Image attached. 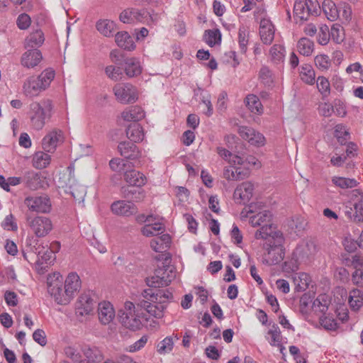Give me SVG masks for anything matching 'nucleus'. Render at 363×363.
Instances as JSON below:
<instances>
[{"instance_id": "1", "label": "nucleus", "mask_w": 363, "mask_h": 363, "mask_svg": "<svg viewBox=\"0 0 363 363\" xmlns=\"http://www.w3.org/2000/svg\"><path fill=\"white\" fill-rule=\"evenodd\" d=\"M26 213L27 222L38 238L48 235L53 228L52 221L45 216H35L36 213H48L51 211V206H28Z\"/></svg>"}, {"instance_id": "2", "label": "nucleus", "mask_w": 363, "mask_h": 363, "mask_svg": "<svg viewBox=\"0 0 363 363\" xmlns=\"http://www.w3.org/2000/svg\"><path fill=\"white\" fill-rule=\"evenodd\" d=\"M284 238L281 232L274 233L273 241L266 242L267 252L264 254L262 262L267 265H274L281 262L284 258Z\"/></svg>"}, {"instance_id": "3", "label": "nucleus", "mask_w": 363, "mask_h": 363, "mask_svg": "<svg viewBox=\"0 0 363 363\" xmlns=\"http://www.w3.org/2000/svg\"><path fill=\"white\" fill-rule=\"evenodd\" d=\"M53 106L51 101L46 102L43 107L38 102H33L30 105V126L35 130H41L45 125V120L50 118Z\"/></svg>"}, {"instance_id": "4", "label": "nucleus", "mask_w": 363, "mask_h": 363, "mask_svg": "<svg viewBox=\"0 0 363 363\" xmlns=\"http://www.w3.org/2000/svg\"><path fill=\"white\" fill-rule=\"evenodd\" d=\"M120 321L125 328L131 330H139L142 326L141 315L138 308L135 310V305L130 301H126L124 304V308L120 311Z\"/></svg>"}, {"instance_id": "5", "label": "nucleus", "mask_w": 363, "mask_h": 363, "mask_svg": "<svg viewBox=\"0 0 363 363\" xmlns=\"http://www.w3.org/2000/svg\"><path fill=\"white\" fill-rule=\"evenodd\" d=\"M48 292L54 298L55 301L60 305H67L71 300H65L62 302V299H65L66 290L63 287L62 277L60 273L55 272L49 274L47 278Z\"/></svg>"}, {"instance_id": "6", "label": "nucleus", "mask_w": 363, "mask_h": 363, "mask_svg": "<svg viewBox=\"0 0 363 363\" xmlns=\"http://www.w3.org/2000/svg\"><path fill=\"white\" fill-rule=\"evenodd\" d=\"M113 91L118 101L123 104L134 103L138 98L137 89L129 83H118Z\"/></svg>"}, {"instance_id": "7", "label": "nucleus", "mask_w": 363, "mask_h": 363, "mask_svg": "<svg viewBox=\"0 0 363 363\" xmlns=\"http://www.w3.org/2000/svg\"><path fill=\"white\" fill-rule=\"evenodd\" d=\"M319 4L317 0H296L294 6V13L300 20H307L311 15H316Z\"/></svg>"}, {"instance_id": "8", "label": "nucleus", "mask_w": 363, "mask_h": 363, "mask_svg": "<svg viewBox=\"0 0 363 363\" xmlns=\"http://www.w3.org/2000/svg\"><path fill=\"white\" fill-rule=\"evenodd\" d=\"M64 141V134L60 129L53 128L48 131L41 141L42 148L47 152H54Z\"/></svg>"}, {"instance_id": "9", "label": "nucleus", "mask_w": 363, "mask_h": 363, "mask_svg": "<svg viewBox=\"0 0 363 363\" xmlns=\"http://www.w3.org/2000/svg\"><path fill=\"white\" fill-rule=\"evenodd\" d=\"M175 277V273L167 267L165 269H158L155 272V275L147 279V284L150 287H160L167 286Z\"/></svg>"}, {"instance_id": "10", "label": "nucleus", "mask_w": 363, "mask_h": 363, "mask_svg": "<svg viewBox=\"0 0 363 363\" xmlns=\"http://www.w3.org/2000/svg\"><path fill=\"white\" fill-rule=\"evenodd\" d=\"M238 133L243 140L247 141L251 145L262 147L264 146L266 143L263 134L251 127L240 126L238 128Z\"/></svg>"}, {"instance_id": "11", "label": "nucleus", "mask_w": 363, "mask_h": 363, "mask_svg": "<svg viewBox=\"0 0 363 363\" xmlns=\"http://www.w3.org/2000/svg\"><path fill=\"white\" fill-rule=\"evenodd\" d=\"M253 206H246L241 211L240 216L242 218L250 217V223L252 226L263 225L271 222L272 213L268 211H260L256 215H252Z\"/></svg>"}, {"instance_id": "12", "label": "nucleus", "mask_w": 363, "mask_h": 363, "mask_svg": "<svg viewBox=\"0 0 363 363\" xmlns=\"http://www.w3.org/2000/svg\"><path fill=\"white\" fill-rule=\"evenodd\" d=\"M254 185L249 182H242L234 191L233 199L239 204H247L252 197Z\"/></svg>"}, {"instance_id": "13", "label": "nucleus", "mask_w": 363, "mask_h": 363, "mask_svg": "<svg viewBox=\"0 0 363 363\" xmlns=\"http://www.w3.org/2000/svg\"><path fill=\"white\" fill-rule=\"evenodd\" d=\"M42 60L43 54L40 50L28 48L21 57V65L27 69H32L38 66Z\"/></svg>"}, {"instance_id": "14", "label": "nucleus", "mask_w": 363, "mask_h": 363, "mask_svg": "<svg viewBox=\"0 0 363 363\" xmlns=\"http://www.w3.org/2000/svg\"><path fill=\"white\" fill-rule=\"evenodd\" d=\"M82 282L79 275L75 272L69 273L65 281V289L66 290V298L62 299V302L67 300H72L75 294L79 291Z\"/></svg>"}, {"instance_id": "15", "label": "nucleus", "mask_w": 363, "mask_h": 363, "mask_svg": "<svg viewBox=\"0 0 363 363\" xmlns=\"http://www.w3.org/2000/svg\"><path fill=\"white\" fill-rule=\"evenodd\" d=\"M143 296L152 302L159 301V303L165 304L166 306L173 298L172 292L168 289H159L156 293L152 289H145L143 293Z\"/></svg>"}, {"instance_id": "16", "label": "nucleus", "mask_w": 363, "mask_h": 363, "mask_svg": "<svg viewBox=\"0 0 363 363\" xmlns=\"http://www.w3.org/2000/svg\"><path fill=\"white\" fill-rule=\"evenodd\" d=\"M147 300H142L138 303V308H141L146 311L150 315L156 318H161L164 315V311L166 308V305L162 303H159L157 302H152L150 301L148 298Z\"/></svg>"}, {"instance_id": "17", "label": "nucleus", "mask_w": 363, "mask_h": 363, "mask_svg": "<svg viewBox=\"0 0 363 363\" xmlns=\"http://www.w3.org/2000/svg\"><path fill=\"white\" fill-rule=\"evenodd\" d=\"M259 36L262 42L265 45H270L274 38L275 29L272 21L263 18L259 23Z\"/></svg>"}, {"instance_id": "18", "label": "nucleus", "mask_w": 363, "mask_h": 363, "mask_svg": "<svg viewBox=\"0 0 363 363\" xmlns=\"http://www.w3.org/2000/svg\"><path fill=\"white\" fill-rule=\"evenodd\" d=\"M98 316L100 323L103 325L109 324L116 316L113 305L108 301H103L98 306Z\"/></svg>"}, {"instance_id": "19", "label": "nucleus", "mask_w": 363, "mask_h": 363, "mask_svg": "<svg viewBox=\"0 0 363 363\" xmlns=\"http://www.w3.org/2000/svg\"><path fill=\"white\" fill-rule=\"evenodd\" d=\"M23 182L30 189H38L43 186L44 178L41 173L33 170L26 172L22 177Z\"/></svg>"}, {"instance_id": "20", "label": "nucleus", "mask_w": 363, "mask_h": 363, "mask_svg": "<svg viewBox=\"0 0 363 363\" xmlns=\"http://www.w3.org/2000/svg\"><path fill=\"white\" fill-rule=\"evenodd\" d=\"M315 252V246L312 242L298 245L293 252V256L301 262H306Z\"/></svg>"}, {"instance_id": "21", "label": "nucleus", "mask_w": 363, "mask_h": 363, "mask_svg": "<svg viewBox=\"0 0 363 363\" xmlns=\"http://www.w3.org/2000/svg\"><path fill=\"white\" fill-rule=\"evenodd\" d=\"M42 91H43V89L34 76L27 78L23 84V92L27 97L37 96Z\"/></svg>"}, {"instance_id": "22", "label": "nucleus", "mask_w": 363, "mask_h": 363, "mask_svg": "<svg viewBox=\"0 0 363 363\" xmlns=\"http://www.w3.org/2000/svg\"><path fill=\"white\" fill-rule=\"evenodd\" d=\"M45 42V35L43 31L37 29L31 32L24 40V48L26 49H38Z\"/></svg>"}, {"instance_id": "23", "label": "nucleus", "mask_w": 363, "mask_h": 363, "mask_svg": "<svg viewBox=\"0 0 363 363\" xmlns=\"http://www.w3.org/2000/svg\"><path fill=\"white\" fill-rule=\"evenodd\" d=\"M238 165H230L225 167L223 170V177L229 181L242 180L250 175L247 169H242L241 167Z\"/></svg>"}, {"instance_id": "24", "label": "nucleus", "mask_w": 363, "mask_h": 363, "mask_svg": "<svg viewBox=\"0 0 363 363\" xmlns=\"http://www.w3.org/2000/svg\"><path fill=\"white\" fill-rule=\"evenodd\" d=\"M162 218L157 216L154 218V221L145 225L141 228V233L146 237L157 236V235L163 233L164 227L160 222Z\"/></svg>"}, {"instance_id": "25", "label": "nucleus", "mask_w": 363, "mask_h": 363, "mask_svg": "<svg viewBox=\"0 0 363 363\" xmlns=\"http://www.w3.org/2000/svg\"><path fill=\"white\" fill-rule=\"evenodd\" d=\"M124 179L130 186L138 187L144 186L147 182L144 174L135 169L126 171L124 174Z\"/></svg>"}, {"instance_id": "26", "label": "nucleus", "mask_w": 363, "mask_h": 363, "mask_svg": "<svg viewBox=\"0 0 363 363\" xmlns=\"http://www.w3.org/2000/svg\"><path fill=\"white\" fill-rule=\"evenodd\" d=\"M171 244V237L168 234H163L156 237L150 241L151 248L156 252L163 253L167 252Z\"/></svg>"}, {"instance_id": "27", "label": "nucleus", "mask_w": 363, "mask_h": 363, "mask_svg": "<svg viewBox=\"0 0 363 363\" xmlns=\"http://www.w3.org/2000/svg\"><path fill=\"white\" fill-rule=\"evenodd\" d=\"M96 28L98 32L105 37H112L117 28L114 21L109 19H99L96 23Z\"/></svg>"}, {"instance_id": "28", "label": "nucleus", "mask_w": 363, "mask_h": 363, "mask_svg": "<svg viewBox=\"0 0 363 363\" xmlns=\"http://www.w3.org/2000/svg\"><path fill=\"white\" fill-rule=\"evenodd\" d=\"M94 301L89 294H82L77 302V312L83 315L89 314L94 308Z\"/></svg>"}, {"instance_id": "29", "label": "nucleus", "mask_w": 363, "mask_h": 363, "mask_svg": "<svg viewBox=\"0 0 363 363\" xmlns=\"http://www.w3.org/2000/svg\"><path fill=\"white\" fill-rule=\"evenodd\" d=\"M49 152L38 151L32 156V165L38 169H43L49 166L51 162V156Z\"/></svg>"}, {"instance_id": "30", "label": "nucleus", "mask_w": 363, "mask_h": 363, "mask_svg": "<svg viewBox=\"0 0 363 363\" xmlns=\"http://www.w3.org/2000/svg\"><path fill=\"white\" fill-rule=\"evenodd\" d=\"M115 40L118 47L127 50H133L135 45L133 38L128 32H118L115 35Z\"/></svg>"}, {"instance_id": "31", "label": "nucleus", "mask_w": 363, "mask_h": 363, "mask_svg": "<svg viewBox=\"0 0 363 363\" xmlns=\"http://www.w3.org/2000/svg\"><path fill=\"white\" fill-rule=\"evenodd\" d=\"M121 117L125 121H138L145 117V113L141 107L134 106L124 110Z\"/></svg>"}, {"instance_id": "32", "label": "nucleus", "mask_w": 363, "mask_h": 363, "mask_svg": "<svg viewBox=\"0 0 363 363\" xmlns=\"http://www.w3.org/2000/svg\"><path fill=\"white\" fill-rule=\"evenodd\" d=\"M322 10L328 20L335 21L340 18L338 6L332 0H324L322 3Z\"/></svg>"}, {"instance_id": "33", "label": "nucleus", "mask_w": 363, "mask_h": 363, "mask_svg": "<svg viewBox=\"0 0 363 363\" xmlns=\"http://www.w3.org/2000/svg\"><path fill=\"white\" fill-rule=\"evenodd\" d=\"M124 70L128 77H134L141 74L140 62L136 58H128L125 61Z\"/></svg>"}, {"instance_id": "34", "label": "nucleus", "mask_w": 363, "mask_h": 363, "mask_svg": "<svg viewBox=\"0 0 363 363\" xmlns=\"http://www.w3.org/2000/svg\"><path fill=\"white\" fill-rule=\"evenodd\" d=\"M250 40V30L249 28L242 25L239 27L238 34V43L239 49L241 53L245 54L247 51L248 44Z\"/></svg>"}, {"instance_id": "35", "label": "nucleus", "mask_w": 363, "mask_h": 363, "mask_svg": "<svg viewBox=\"0 0 363 363\" xmlns=\"http://www.w3.org/2000/svg\"><path fill=\"white\" fill-rule=\"evenodd\" d=\"M121 193L128 203L140 202L144 197L141 189H132L130 186H123Z\"/></svg>"}, {"instance_id": "36", "label": "nucleus", "mask_w": 363, "mask_h": 363, "mask_svg": "<svg viewBox=\"0 0 363 363\" xmlns=\"http://www.w3.org/2000/svg\"><path fill=\"white\" fill-rule=\"evenodd\" d=\"M245 103L252 113L257 115L263 113V106L259 99L256 95L248 94L245 99Z\"/></svg>"}, {"instance_id": "37", "label": "nucleus", "mask_w": 363, "mask_h": 363, "mask_svg": "<svg viewBox=\"0 0 363 363\" xmlns=\"http://www.w3.org/2000/svg\"><path fill=\"white\" fill-rule=\"evenodd\" d=\"M126 135L134 143L141 142L145 137L143 129L138 123L130 125L126 130Z\"/></svg>"}, {"instance_id": "38", "label": "nucleus", "mask_w": 363, "mask_h": 363, "mask_svg": "<svg viewBox=\"0 0 363 363\" xmlns=\"http://www.w3.org/2000/svg\"><path fill=\"white\" fill-rule=\"evenodd\" d=\"M216 152L221 158L227 161L230 165H237L238 164L243 163L242 157L233 155L225 147H218Z\"/></svg>"}, {"instance_id": "39", "label": "nucleus", "mask_w": 363, "mask_h": 363, "mask_svg": "<svg viewBox=\"0 0 363 363\" xmlns=\"http://www.w3.org/2000/svg\"><path fill=\"white\" fill-rule=\"evenodd\" d=\"M345 213L351 220L363 222V206H345Z\"/></svg>"}, {"instance_id": "40", "label": "nucleus", "mask_w": 363, "mask_h": 363, "mask_svg": "<svg viewBox=\"0 0 363 363\" xmlns=\"http://www.w3.org/2000/svg\"><path fill=\"white\" fill-rule=\"evenodd\" d=\"M332 183L338 188L346 189L357 186L359 182L355 179L334 176L332 177Z\"/></svg>"}, {"instance_id": "41", "label": "nucleus", "mask_w": 363, "mask_h": 363, "mask_svg": "<svg viewBox=\"0 0 363 363\" xmlns=\"http://www.w3.org/2000/svg\"><path fill=\"white\" fill-rule=\"evenodd\" d=\"M55 76V71L51 68L44 69L40 75L35 77L40 86L45 91L49 87L51 82L54 79Z\"/></svg>"}, {"instance_id": "42", "label": "nucleus", "mask_w": 363, "mask_h": 363, "mask_svg": "<svg viewBox=\"0 0 363 363\" xmlns=\"http://www.w3.org/2000/svg\"><path fill=\"white\" fill-rule=\"evenodd\" d=\"M298 52L303 56H310L314 50V43L308 38H301L297 43Z\"/></svg>"}, {"instance_id": "43", "label": "nucleus", "mask_w": 363, "mask_h": 363, "mask_svg": "<svg viewBox=\"0 0 363 363\" xmlns=\"http://www.w3.org/2000/svg\"><path fill=\"white\" fill-rule=\"evenodd\" d=\"M349 304L352 310L358 311L363 305V293L357 289L352 290L349 296Z\"/></svg>"}, {"instance_id": "44", "label": "nucleus", "mask_w": 363, "mask_h": 363, "mask_svg": "<svg viewBox=\"0 0 363 363\" xmlns=\"http://www.w3.org/2000/svg\"><path fill=\"white\" fill-rule=\"evenodd\" d=\"M301 79L308 84L312 85L315 82V74L311 65H303L300 71Z\"/></svg>"}, {"instance_id": "45", "label": "nucleus", "mask_w": 363, "mask_h": 363, "mask_svg": "<svg viewBox=\"0 0 363 363\" xmlns=\"http://www.w3.org/2000/svg\"><path fill=\"white\" fill-rule=\"evenodd\" d=\"M203 40L210 47L221 43V33L218 29L207 30L203 35Z\"/></svg>"}, {"instance_id": "46", "label": "nucleus", "mask_w": 363, "mask_h": 363, "mask_svg": "<svg viewBox=\"0 0 363 363\" xmlns=\"http://www.w3.org/2000/svg\"><path fill=\"white\" fill-rule=\"evenodd\" d=\"M118 150L122 156L128 159H134L137 156V147L128 142L119 143Z\"/></svg>"}, {"instance_id": "47", "label": "nucleus", "mask_w": 363, "mask_h": 363, "mask_svg": "<svg viewBox=\"0 0 363 363\" xmlns=\"http://www.w3.org/2000/svg\"><path fill=\"white\" fill-rule=\"evenodd\" d=\"M286 50L283 45L275 44L269 50L271 60L274 63H281L285 58Z\"/></svg>"}, {"instance_id": "48", "label": "nucleus", "mask_w": 363, "mask_h": 363, "mask_svg": "<svg viewBox=\"0 0 363 363\" xmlns=\"http://www.w3.org/2000/svg\"><path fill=\"white\" fill-rule=\"evenodd\" d=\"M113 213L121 216H130L137 212L136 206H111Z\"/></svg>"}, {"instance_id": "49", "label": "nucleus", "mask_w": 363, "mask_h": 363, "mask_svg": "<svg viewBox=\"0 0 363 363\" xmlns=\"http://www.w3.org/2000/svg\"><path fill=\"white\" fill-rule=\"evenodd\" d=\"M277 231H273L272 226L270 223L264 224L261 228L257 230L255 234L256 239H267L268 237L271 238L268 240L273 241L274 233Z\"/></svg>"}, {"instance_id": "50", "label": "nucleus", "mask_w": 363, "mask_h": 363, "mask_svg": "<svg viewBox=\"0 0 363 363\" xmlns=\"http://www.w3.org/2000/svg\"><path fill=\"white\" fill-rule=\"evenodd\" d=\"M316 86L318 91L323 97H327L330 94V84L328 79L323 77L319 76L316 80Z\"/></svg>"}, {"instance_id": "51", "label": "nucleus", "mask_w": 363, "mask_h": 363, "mask_svg": "<svg viewBox=\"0 0 363 363\" xmlns=\"http://www.w3.org/2000/svg\"><path fill=\"white\" fill-rule=\"evenodd\" d=\"M173 347V337L172 336H168L157 344V351L160 354H164L170 352L172 350Z\"/></svg>"}, {"instance_id": "52", "label": "nucleus", "mask_w": 363, "mask_h": 363, "mask_svg": "<svg viewBox=\"0 0 363 363\" xmlns=\"http://www.w3.org/2000/svg\"><path fill=\"white\" fill-rule=\"evenodd\" d=\"M306 224L307 223L304 218L301 216H296L291 220L289 225L297 235H300L305 230Z\"/></svg>"}, {"instance_id": "53", "label": "nucleus", "mask_w": 363, "mask_h": 363, "mask_svg": "<svg viewBox=\"0 0 363 363\" xmlns=\"http://www.w3.org/2000/svg\"><path fill=\"white\" fill-rule=\"evenodd\" d=\"M294 280L296 285L297 291H305L308 287L311 277L306 273H301L297 277H295Z\"/></svg>"}, {"instance_id": "54", "label": "nucleus", "mask_w": 363, "mask_h": 363, "mask_svg": "<svg viewBox=\"0 0 363 363\" xmlns=\"http://www.w3.org/2000/svg\"><path fill=\"white\" fill-rule=\"evenodd\" d=\"M338 12L340 14L338 19L342 21L349 22L352 18V8L351 6L345 2H342L338 5Z\"/></svg>"}, {"instance_id": "55", "label": "nucleus", "mask_w": 363, "mask_h": 363, "mask_svg": "<svg viewBox=\"0 0 363 363\" xmlns=\"http://www.w3.org/2000/svg\"><path fill=\"white\" fill-rule=\"evenodd\" d=\"M135 9L130 8L124 10L120 14L119 18L123 23H136Z\"/></svg>"}, {"instance_id": "56", "label": "nucleus", "mask_w": 363, "mask_h": 363, "mask_svg": "<svg viewBox=\"0 0 363 363\" xmlns=\"http://www.w3.org/2000/svg\"><path fill=\"white\" fill-rule=\"evenodd\" d=\"M334 135L340 144L345 143L349 136V132L347 130L345 125L337 124L335 127Z\"/></svg>"}, {"instance_id": "57", "label": "nucleus", "mask_w": 363, "mask_h": 363, "mask_svg": "<svg viewBox=\"0 0 363 363\" xmlns=\"http://www.w3.org/2000/svg\"><path fill=\"white\" fill-rule=\"evenodd\" d=\"M71 194L76 203L80 204L84 201L86 189L84 186H74L71 187Z\"/></svg>"}, {"instance_id": "58", "label": "nucleus", "mask_w": 363, "mask_h": 363, "mask_svg": "<svg viewBox=\"0 0 363 363\" xmlns=\"http://www.w3.org/2000/svg\"><path fill=\"white\" fill-rule=\"evenodd\" d=\"M105 73L108 78L113 81H118L122 78V69L119 67L108 65L105 68Z\"/></svg>"}, {"instance_id": "59", "label": "nucleus", "mask_w": 363, "mask_h": 363, "mask_svg": "<svg viewBox=\"0 0 363 363\" xmlns=\"http://www.w3.org/2000/svg\"><path fill=\"white\" fill-rule=\"evenodd\" d=\"M314 61L316 67L323 71L328 69L330 67V60L327 55H318Z\"/></svg>"}, {"instance_id": "60", "label": "nucleus", "mask_w": 363, "mask_h": 363, "mask_svg": "<svg viewBox=\"0 0 363 363\" xmlns=\"http://www.w3.org/2000/svg\"><path fill=\"white\" fill-rule=\"evenodd\" d=\"M330 40L329 28L326 25L320 27L318 33V42L322 45H327Z\"/></svg>"}, {"instance_id": "61", "label": "nucleus", "mask_w": 363, "mask_h": 363, "mask_svg": "<svg viewBox=\"0 0 363 363\" xmlns=\"http://www.w3.org/2000/svg\"><path fill=\"white\" fill-rule=\"evenodd\" d=\"M259 76L264 84L270 85L273 82L272 72L266 66L261 67L259 72Z\"/></svg>"}, {"instance_id": "62", "label": "nucleus", "mask_w": 363, "mask_h": 363, "mask_svg": "<svg viewBox=\"0 0 363 363\" xmlns=\"http://www.w3.org/2000/svg\"><path fill=\"white\" fill-rule=\"evenodd\" d=\"M243 163L238 164L237 165L242 166V169H247L250 172L249 169L251 167H260V162L259 160L254 156L250 155L245 157V159L242 158Z\"/></svg>"}, {"instance_id": "63", "label": "nucleus", "mask_w": 363, "mask_h": 363, "mask_svg": "<svg viewBox=\"0 0 363 363\" xmlns=\"http://www.w3.org/2000/svg\"><path fill=\"white\" fill-rule=\"evenodd\" d=\"M30 204H48L50 201L46 194H35L33 196L28 197L26 200Z\"/></svg>"}, {"instance_id": "64", "label": "nucleus", "mask_w": 363, "mask_h": 363, "mask_svg": "<svg viewBox=\"0 0 363 363\" xmlns=\"http://www.w3.org/2000/svg\"><path fill=\"white\" fill-rule=\"evenodd\" d=\"M31 23L30 17L27 13L20 14L16 20V24L19 29L26 30L28 28Z\"/></svg>"}]
</instances>
